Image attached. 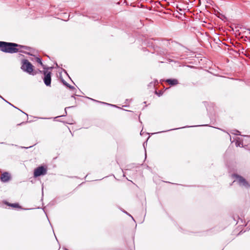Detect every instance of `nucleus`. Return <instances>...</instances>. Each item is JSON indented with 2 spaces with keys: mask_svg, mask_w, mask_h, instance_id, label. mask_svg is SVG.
Instances as JSON below:
<instances>
[{
  "mask_svg": "<svg viewBox=\"0 0 250 250\" xmlns=\"http://www.w3.org/2000/svg\"><path fill=\"white\" fill-rule=\"evenodd\" d=\"M126 102H128L129 101V100L126 99Z\"/></svg>",
  "mask_w": 250,
  "mask_h": 250,
  "instance_id": "37",
  "label": "nucleus"
},
{
  "mask_svg": "<svg viewBox=\"0 0 250 250\" xmlns=\"http://www.w3.org/2000/svg\"><path fill=\"white\" fill-rule=\"evenodd\" d=\"M169 41H170V40H163V44H164L165 45L168 46V44H170Z\"/></svg>",
  "mask_w": 250,
  "mask_h": 250,
  "instance_id": "18",
  "label": "nucleus"
},
{
  "mask_svg": "<svg viewBox=\"0 0 250 250\" xmlns=\"http://www.w3.org/2000/svg\"><path fill=\"white\" fill-rule=\"evenodd\" d=\"M63 71L68 75V74L67 73V72L65 70L63 69Z\"/></svg>",
  "mask_w": 250,
  "mask_h": 250,
  "instance_id": "28",
  "label": "nucleus"
},
{
  "mask_svg": "<svg viewBox=\"0 0 250 250\" xmlns=\"http://www.w3.org/2000/svg\"><path fill=\"white\" fill-rule=\"evenodd\" d=\"M146 152L145 153V158H146Z\"/></svg>",
  "mask_w": 250,
  "mask_h": 250,
  "instance_id": "34",
  "label": "nucleus"
},
{
  "mask_svg": "<svg viewBox=\"0 0 250 250\" xmlns=\"http://www.w3.org/2000/svg\"><path fill=\"white\" fill-rule=\"evenodd\" d=\"M4 101H5L6 103H7L8 104H9L10 105L13 106L14 108H17L18 109V110H19L20 111H21V112H22L23 113L25 114L26 115V116L27 117H28V114H27L26 113H24V112H23L22 111H21V110H20V109H19L18 108L15 107V106H14L13 104H12L11 103H9L8 102H7V101H6L5 100H4Z\"/></svg>",
  "mask_w": 250,
  "mask_h": 250,
  "instance_id": "15",
  "label": "nucleus"
},
{
  "mask_svg": "<svg viewBox=\"0 0 250 250\" xmlns=\"http://www.w3.org/2000/svg\"><path fill=\"white\" fill-rule=\"evenodd\" d=\"M160 54L163 55H166L167 54V52L166 51H163L162 53H160Z\"/></svg>",
  "mask_w": 250,
  "mask_h": 250,
  "instance_id": "21",
  "label": "nucleus"
},
{
  "mask_svg": "<svg viewBox=\"0 0 250 250\" xmlns=\"http://www.w3.org/2000/svg\"><path fill=\"white\" fill-rule=\"evenodd\" d=\"M166 82L171 86H174L178 83V81L176 79H168Z\"/></svg>",
  "mask_w": 250,
  "mask_h": 250,
  "instance_id": "7",
  "label": "nucleus"
},
{
  "mask_svg": "<svg viewBox=\"0 0 250 250\" xmlns=\"http://www.w3.org/2000/svg\"><path fill=\"white\" fill-rule=\"evenodd\" d=\"M75 96H78L79 95H76V94H75V95H72V96H71V97H72V98H73L74 99H75Z\"/></svg>",
  "mask_w": 250,
  "mask_h": 250,
  "instance_id": "26",
  "label": "nucleus"
},
{
  "mask_svg": "<svg viewBox=\"0 0 250 250\" xmlns=\"http://www.w3.org/2000/svg\"><path fill=\"white\" fill-rule=\"evenodd\" d=\"M61 81L62 82V83L65 85L66 86H67V87H68L69 89H75V88L73 86H71V85H70L69 84H68L66 82H65L63 79H62L61 80Z\"/></svg>",
  "mask_w": 250,
  "mask_h": 250,
  "instance_id": "10",
  "label": "nucleus"
},
{
  "mask_svg": "<svg viewBox=\"0 0 250 250\" xmlns=\"http://www.w3.org/2000/svg\"><path fill=\"white\" fill-rule=\"evenodd\" d=\"M155 94L158 95V93H157V92L156 91H155Z\"/></svg>",
  "mask_w": 250,
  "mask_h": 250,
  "instance_id": "35",
  "label": "nucleus"
},
{
  "mask_svg": "<svg viewBox=\"0 0 250 250\" xmlns=\"http://www.w3.org/2000/svg\"><path fill=\"white\" fill-rule=\"evenodd\" d=\"M21 69L30 75H35L37 73V71L33 70V66L31 63L26 59L21 61Z\"/></svg>",
  "mask_w": 250,
  "mask_h": 250,
  "instance_id": "2",
  "label": "nucleus"
},
{
  "mask_svg": "<svg viewBox=\"0 0 250 250\" xmlns=\"http://www.w3.org/2000/svg\"><path fill=\"white\" fill-rule=\"evenodd\" d=\"M0 98H1V99H2L3 100H4L0 95Z\"/></svg>",
  "mask_w": 250,
  "mask_h": 250,
  "instance_id": "33",
  "label": "nucleus"
},
{
  "mask_svg": "<svg viewBox=\"0 0 250 250\" xmlns=\"http://www.w3.org/2000/svg\"><path fill=\"white\" fill-rule=\"evenodd\" d=\"M4 101H5L6 103H7L8 104H9L10 105L13 106L14 108H17L18 109V110H19L20 111H21V112H22L23 113L25 114L26 115V116L27 117H28V114H27L26 113H24V112H23L22 111H21V110H20V109H19L18 108L15 107V106H14L13 104H12L11 103H9L8 102H7V101H6L5 100H4Z\"/></svg>",
  "mask_w": 250,
  "mask_h": 250,
  "instance_id": "17",
  "label": "nucleus"
},
{
  "mask_svg": "<svg viewBox=\"0 0 250 250\" xmlns=\"http://www.w3.org/2000/svg\"><path fill=\"white\" fill-rule=\"evenodd\" d=\"M27 122H31V121H27L26 123H27ZM25 123H26V122H22V123H20L19 124H18V125H23V124H24Z\"/></svg>",
  "mask_w": 250,
  "mask_h": 250,
  "instance_id": "25",
  "label": "nucleus"
},
{
  "mask_svg": "<svg viewBox=\"0 0 250 250\" xmlns=\"http://www.w3.org/2000/svg\"><path fill=\"white\" fill-rule=\"evenodd\" d=\"M4 101H5L6 103H7L8 104H9L10 105L13 106L14 108H17L18 109V110H19L20 111H21V112H22L23 113L25 114L26 115V116L27 117H28V114H27L26 113H24V112H23L22 111H21V110H20V109H19L18 108L15 107V106H14L13 104H12L11 103H9L8 102H7V101H6L5 100H4Z\"/></svg>",
  "mask_w": 250,
  "mask_h": 250,
  "instance_id": "16",
  "label": "nucleus"
},
{
  "mask_svg": "<svg viewBox=\"0 0 250 250\" xmlns=\"http://www.w3.org/2000/svg\"><path fill=\"white\" fill-rule=\"evenodd\" d=\"M38 72L40 73L43 74V81L44 84L47 86H50L51 83V72L47 70H38Z\"/></svg>",
  "mask_w": 250,
  "mask_h": 250,
  "instance_id": "4",
  "label": "nucleus"
},
{
  "mask_svg": "<svg viewBox=\"0 0 250 250\" xmlns=\"http://www.w3.org/2000/svg\"><path fill=\"white\" fill-rule=\"evenodd\" d=\"M158 95L159 96H160V95H161V94L160 93H158Z\"/></svg>",
  "mask_w": 250,
  "mask_h": 250,
  "instance_id": "32",
  "label": "nucleus"
},
{
  "mask_svg": "<svg viewBox=\"0 0 250 250\" xmlns=\"http://www.w3.org/2000/svg\"><path fill=\"white\" fill-rule=\"evenodd\" d=\"M142 130L141 131V133H140L141 135L142 134Z\"/></svg>",
  "mask_w": 250,
  "mask_h": 250,
  "instance_id": "38",
  "label": "nucleus"
},
{
  "mask_svg": "<svg viewBox=\"0 0 250 250\" xmlns=\"http://www.w3.org/2000/svg\"><path fill=\"white\" fill-rule=\"evenodd\" d=\"M52 69V67H45V68L44 69V70H47L48 71L49 69Z\"/></svg>",
  "mask_w": 250,
  "mask_h": 250,
  "instance_id": "24",
  "label": "nucleus"
},
{
  "mask_svg": "<svg viewBox=\"0 0 250 250\" xmlns=\"http://www.w3.org/2000/svg\"><path fill=\"white\" fill-rule=\"evenodd\" d=\"M36 62L40 63L43 67V69L45 68V66L42 63V60L40 58H36Z\"/></svg>",
  "mask_w": 250,
  "mask_h": 250,
  "instance_id": "11",
  "label": "nucleus"
},
{
  "mask_svg": "<svg viewBox=\"0 0 250 250\" xmlns=\"http://www.w3.org/2000/svg\"><path fill=\"white\" fill-rule=\"evenodd\" d=\"M123 212H125V213H126V214H127L128 215H129V216H130V217L132 218V219L134 221V218H133V217H132L130 214H129V213H127L126 211H124Z\"/></svg>",
  "mask_w": 250,
  "mask_h": 250,
  "instance_id": "23",
  "label": "nucleus"
},
{
  "mask_svg": "<svg viewBox=\"0 0 250 250\" xmlns=\"http://www.w3.org/2000/svg\"><path fill=\"white\" fill-rule=\"evenodd\" d=\"M165 132V131H160V132H157V133H162V132Z\"/></svg>",
  "mask_w": 250,
  "mask_h": 250,
  "instance_id": "31",
  "label": "nucleus"
},
{
  "mask_svg": "<svg viewBox=\"0 0 250 250\" xmlns=\"http://www.w3.org/2000/svg\"><path fill=\"white\" fill-rule=\"evenodd\" d=\"M32 147V146H29V147H21V148H30V147Z\"/></svg>",
  "mask_w": 250,
  "mask_h": 250,
  "instance_id": "27",
  "label": "nucleus"
},
{
  "mask_svg": "<svg viewBox=\"0 0 250 250\" xmlns=\"http://www.w3.org/2000/svg\"><path fill=\"white\" fill-rule=\"evenodd\" d=\"M87 98H88V99H90V100H91L92 101H93L94 102L100 103L104 104H106V105H110V106H111L117 107L116 105H114V104H108V103H105V102H103L98 101H97L96 100H94L93 99H92V98H89V97H87Z\"/></svg>",
  "mask_w": 250,
  "mask_h": 250,
  "instance_id": "9",
  "label": "nucleus"
},
{
  "mask_svg": "<svg viewBox=\"0 0 250 250\" xmlns=\"http://www.w3.org/2000/svg\"><path fill=\"white\" fill-rule=\"evenodd\" d=\"M19 48H24L29 50L30 48L16 43L0 41V50L2 52L11 54L15 53L21 52L19 51Z\"/></svg>",
  "mask_w": 250,
  "mask_h": 250,
  "instance_id": "1",
  "label": "nucleus"
},
{
  "mask_svg": "<svg viewBox=\"0 0 250 250\" xmlns=\"http://www.w3.org/2000/svg\"><path fill=\"white\" fill-rule=\"evenodd\" d=\"M92 19H93L94 21H97L99 19H100V16H96L95 17L94 16H92L91 17Z\"/></svg>",
  "mask_w": 250,
  "mask_h": 250,
  "instance_id": "20",
  "label": "nucleus"
},
{
  "mask_svg": "<svg viewBox=\"0 0 250 250\" xmlns=\"http://www.w3.org/2000/svg\"><path fill=\"white\" fill-rule=\"evenodd\" d=\"M74 106H69V107H65V115H62V116H65L67 115V111H66V109L67 108H72V107H73ZM62 117V116H58V117H57H57Z\"/></svg>",
  "mask_w": 250,
  "mask_h": 250,
  "instance_id": "19",
  "label": "nucleus"
},
{
  "mask_svg": "<svg viewBox=\"0 0 250 250\" xmlns=\"http://www.w3.org/2000/svg\"><path fill=\"white\" fill-rule=\"evenodd\" d=\"M198 126V125L186 126L182 127H179V128H177L169 129V130H167V131L179 129L183 128L192 127Z\"/></svg>",
  "mask_w": 250,
  "mask_h": 250,
  "instance_id": "14",
  "label": "nucleus"
},
{
  "mask_svg": "<svg viewBox=\"0 0 250 250\" xmlns=\"http://www.w3.org/2000/svg\"><path fill=\"white\" fill-rule=\"evenodd\" d=\"M47 168L44 166H40L35 169L34 171V176L38 177L41 175H44L47 173Z\"/></svg>",
  "mask_w": 250,
  "mask_h": 250,
  "instance_id": "5",
  "label": "nucleus"
},
{
  "mask_svg": "<svg viewBox=\"0 0 250 250\" xmlns=\"http://www.w3.org/2000/svg\"><path fill=\"white\" fill-rule=\"evenodd\" d=\"M5 204L6 205H7V206H8L9 207H11L12 208H19L20 209H22L21 207L19 205V204L18 203L12 204V203H9L6 201L5 202Z\"/></svg>",
  "mask_w": 250,
  "mask_h": 250,
  "instance_id": "8",
  "label": "nucleus"
},
{
  "mask_svg": "<svg viewBox=\"0 0 250 250\" xmlns=\"http://www.w3.org/2000/svg\"><path fill=\"white\" fill-rule=\"evenodd\" d=\"M232 176L234 179L233 182H236L239 186L247 189L250 188V184L243 177L237 174H233Z\"/></svg>",
  "mask_w": 250,
  "mask_h": 250,
  "instance_id": "3",
  "label": "nucleus"
},
{
  "mask_svg": "<svg viewBox=\"0 0 250 250\" xmlns=\"http://www.w3.org/2000/svg\"><path fill=\"white\" fill-rule=\"evenodd\" d=\"M158 83V81L157 80H155V81L154 82H150L148 84V88H153V87H155V83Z\"/></svg>",
  "mask_w": 250,
  "mask_h": 250,
  "instance_id": "12",
  "label": "nucleus"
},
{
  "mask_svg": "<svg viewBox=\"0 0 250 250\" xmlns=\"http://www.w3.org/2000/svg\"><path fill=\"white\" fill-rule=\"evenodd\" d=\"M241 144V143L239 142L238 141H237L236 142V146H240Z\"/></svg>",
  "mask_w": 250,
  "mask_h": 250,
  "instance_id": "22",
  "label": "nucleus"
},
{
  "mask_svg": "<svg viewBox=\"0 0 250 250\" xmlns=\"http://www.w3.org/2000/svg\"><path fill=\"white\" fill-rule=\"evenodd\" d=\"M0 179L2 182L5 183L10 180V176L9 173L4 172L1 175Z\"/></svg>",
  "mask_w": 250,
  "mask_h": 250,
  "instance_id": "6",
  "label": "nucleus"
},
{
  "mask_svg": "<svg viewBox=\"0 0 250 250\" xmlns=\"http://www.w3.org/2000/svg\"><path fill=\"white\" fill-rule=\"evenodd\" d=\"M231 133L233 134H234V135H241L240 132L239 131L237 130H236V129H234V130H231Z\"/></svg>",
  "mask_w": 250,
  "mask_h": 250,
  "instance_id": "13",
  "label": "nucleus"
},
{
  "mask_svg": "<svg viewBox=\"0 0 250 250\" xmlns=\"http://www.w3.org/2000/svg\"><path fill=\"white\" fill-rule=\"evenodd\" d=\"M35 118H38L37 117H35ZM40 118V119H46L45 118Z\"/></svg>",
  "mask_w": 250,
  "mask_h": 250,
  "instance_id": "30",
  "label": "nucleus"
},
{
  "mask_svg": "<svg viewBox=\"0 0 250 250\" xmlns=\"http://www.w3.org/2000/svg\"><path fill=\"white\" fill-rule=\"evenodd\" d=\"M248 30H249V31H250V32H249V34L250 35V29H248Z\"/></svg>",
  "mask_w": 250,
  "mask_h": 250,
  "instance_id": "36",
  "label": "nucleus"
},
{
  "mask_svg": "<svg viewBox=\"0 0 250 250\" xmlns=\"http://www.w3.org/2000/svg\"><path fill=\"white\" fill-rule=\"evenodd\" d=\"M168 60V61H169V62H173V61H172V60L170 59H169Z\"/></svg>",
  "mask_w": 250,
  "mask_h": 250,
  "instance_id": "29",
  "label": "nucleus"
}]
</instances>
